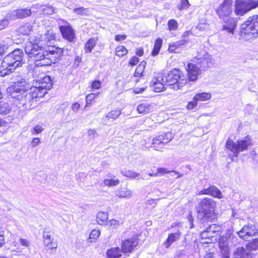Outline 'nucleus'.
<instances>
[{
  "mask_svg": "<svg viewBox=\"0 0 258 258\" xmlns=\"http://www.w3.org/2000/svg\"><path fill=\"white\" fill-rule=\"evenodd\" d=\"M36 85L32 87L37 88L39 96L42 97L47 93V91L52 88V80L50 76L43 74L39 79L36 80Z\"/></svg>",
  "mask_w": 258,
  "mask_h": 258,
  "instance_id": "nucleus-10",
  "label": "nucleus"
},
{
  "mask_svg": "<svg viewBox=\"0 0 258 258\" xmlns=\"http://www.w3.org/2000/svg\"><path fill=\"white\" fill-rule=\"evenodd\" d=\"M121 114V111L118 109L111 110L106 116L103 117V122L106 124H110L114 120L117 119Z\"/></svg>",
  "mask_w": 258,
  "mask_h": 258,
  "instance_id": "nucleus-21",
  "label": "nucleus"
},
{
  "mask_svg": "<svg viewBox=\"0 0 258 258\" xmlns=\"http://www.w3.org/2000/svg\"><path fill=\"white\" fill-rule=\"evenodd\" d=\"M190 4L188 0H180L177 7L179 10L181 11L182 10H187Z\"/></svg>",
  "mask_w": 258,
  "mask_h": 258,
  "instance_id": "nucleus-43",
  "label": "nucleus"
},
{
  "mask_svg": "<svg viewBox=\"0 0 258 258\" xmlns=\"http://www.w3.org/2000/svg\"><path fill=\"white\" fill-rule=\"evenodd\" d=\"M43 7H44L43 5H40L39 4H36L35 5H34L31 7V9H32V11L33 12L41 13L43 8Z\"/></svg>",
  "mask_w": 258,
  "mask_h": 258,
  "instance_id": "nucleus-49",
  "label": "nucleus"
},
{
  "mask_svg": "<svg viewBox=\"0 0 258 258\" xmlns=\"http://www.w3.org/2000/svg\"><path fill=\"white\" fill-rule=\"evenodd\" d=\"M24 53L21 49H15L4 58L0 70V76L5 77L14 72L22 64Z\"/></svg>",
  "mask_w": 258,
  "mask_h": 258,
  "instance_id": "nucleus-2",
  "label": "nucleus"
},
{
  "mask_svg": "<svg viewBox=\"0 0 258 258\" xmlns=\"http://www.w3.org/2000/svg\"><path fill=\"white\" fill-rule=\"evenodd\" d=\"M29 89V85L26 79L21 77H18L14 82V85L9 87L7 90L8 93L12 95L15 94L21 93L23 90Z\"/></svg>",
  "mask_w": 258,
  "mask_h": 258,
  "instance_id": "nucleus-13",
  "label": "nucleus"
},
{
  "mask_svg": "<svg viewBox=\"0 0 258 258\" xmlns=\"http://www.w3.org/2000/svg\"><path fill=\"white\" fill-rule=\"evenodd\" d=\"M73 12L78 15L82 16H87L89 14L88 9L84 7L75 8L73 10Z\"/></svg>",
  "mask_w": 258,
  "mask_h": 258,
  "instance_id": "nucleus-40",
  "label": "nucleus"
},
{
  "mask_svg": "<svg viewBox=\"0 0 258 258\" xmlns=\"http://www.w3.org/2000/svg\"><path fill=\"white\" fill-rule=\"evenodd\" d=\"M181 233L179 230L176 231L174 233H171L169 234L166 240L163 243L164 246L168 248L175 241L179 239Z\"/></svg>",
  "mask_w": 258,
  "mask_h": 258,
  "instance_id": "nucleus-23",
  "label": "nucleus"
},
{
  "mask_svg": "<svg viewBox=\"0 0 258 258\" xmlns=\"http://www.w3.org/2000/svg\"><path fill=\"white\" fill-rule=\"evenodd\" d=\"M122 174L124 176L128 178H136L139 179L140 178V174L137 172L135 171H133L131 170H127L125 171L122 172Z\"/></svg>",
  "mask_w": 258,
  "mask_h": 258,
  "instance_id": "nucleus-38",
  "label": "nucleus"
},
{
  "mask_svg": "<svg viewBox=\"0 0 258 258\" xmlns=\"http://www.w3.org/2000/svg\"><path fill=\"white\" fill-rule=\"evenodd\" d=\"M115 53L116 55L121 57L125 55L127 53V50L124 46H118L116 48Z\"/></svg>",
  "mask_w": 258,
  "mask_h": 258,
  "instance_id": "nucleus-41",
  "label": "nucleus"
},
{
  "mask_svg": "<svg viewBox=\"0 0 258 258\" xmlns=\"http://www.w3.org/2000/svg\"><path fill=\"white\" fill-rule=\"evenodd\" d=\"M97 40L95 38H91L85 43L84 50L86 53H88L92 51L95 46Z\"/></svg>",
  "mask_w": 258,
  "mask_h": 258,
  "instance_id": "nucleus-31",
  "label": "nucleus"
},
{
  "mask_svg": "<svg viewBox=\"0 0 258 258\" xmlns=\"http://www.w3.org/2000/svg\"><path fill=\"white\" fill-rule=\"evenodd\" d=\"M169 31L176 30L178 28V23L174 19L169 20L167 23Z\"/></svg>",
  "mask_w": 258,
  "mask_h": 258,
  "instance_id": "nucleus-44",
  "label": "nucleus"
},
{
  "mask_svg": "<svg viewBox=\"0 0 258 258\" xmlns=\"http://www.w3.org/2000/svg\"><path fill=\"white\" fill-rule=\"evenodd\" d=\"M217 227L215 224H212L208 227L206 230L208 231V232L210 233V234L214 235V234L218 231L216 229Z\"/></svg>",
  "mask_w": 258,
  "mask_h": 258,
  "instance_id": "nucleus-55",
  "label": "nucleus"
},
{
  "mask_svg": "<svg viewBox=\"0 0 258 258\" xmlns=\"http://www.w3.org/2000/svg\"><path fill=\"white\" fill-rule=\"evenodd\" d=\"M38 90L32 87L29 89L23 90L21 93H12V97L16 98L19 101L20 104L24 106L27 109H31L34 107L33 105L34 100L38 97H40L38 93Z\"/></svg>",
  "mask_w": 258,
  "mask_h": 258,
  "instance_id": "nucleus-4",
  "label": "nucleus"
},
{
  "mask_svg": "<svg viewBox=\"0 0 258 258\" xmlns=\"http://www.w3.org/2000/svg\"><path fill=\"white\" fill-rule=\"evenodd\" d=\"M88 134L90 138H94L97 136L96 131L94 129H90L88 132Z\"/></svg>",
  "mask_w": 258,
  "mask_h": 258,
  "instance_id": "nucleus-61",
  "label": "nucleus"
},
{
  "mask_svg": "<svg viewBox=\"0 0 258 258\" xmlns=\"http://www.w3.org/2000/svg\"><path fill=\"white\" fill-rule=\"evenodd\" d=\"M80 107V104L77 103H74L72 105V109L74 112H77Z\"/></svg>",
  "mask_w": 258,
  "mask_h": 258,
  "instance_id": "nucleus-64",
  "label": "nucleus"
},
{
  "mask_svg": "<svg viewBox=\"0 0 258 258\" xmlns=\"http://www.w3.org/2000/svg\"><path fill=\"white\" fill-rule=\"evenodd\" d=\"M193 61L201 71H205L214 63V59L207 52L203 50L194 57Z\"/></svg>",
  "mask_w": 258,
  "mask_h": 258,
  "instance_id": "nucleus-7",
  "label": "nucleus"
},
{
  "mask_svg": "<svg viewBox=\"0 0 258 258\" xmlns=\"http://www.w3.org/2000/svg\"><path fill=\"white\" fill-rule=\"evenodd\" d=\"M197 105V101L194 97L192 101L189 102L187 105V109L191 110L194 109Z\"/></svg>",
  "mask_w": 258,
  "mask_h": 258,
  "instance_id": "nucleus-56",
  "label": "nucleus"
},
{
  "mask_svg": "<svg viewBox=\"0 0 258 258\" xmlns=\"http://www.w3.org/2000/svg\"><path fill=\"white\" fill-rule=\"evenodd\" d=\"M237 233L240 238L246 240L248 237L257 234L258 230L254 225L248 224L244 225Z\"/></svg>",
  "mask_w": 258,
  "mask_h": 258,
  "instance_id": "nucleus-16",
  "label": "nucleus"
},
{
  "mask_svg": "<svg viewBox=\"0 0 258 258\" xmlns=\"http://www.w3.org/2000/svg\"><path fill=\"white\" fill-rule=\"evenodd\" d=\"M126 38V36L124 34L123 35H117L115 36V40L117 41H120L121 40H125Z\"/></svg>",
  "mask_w": 258,
  "mask_h": 258,
  "instance_id": "nucleus-62",
  "label": "nucleus"
},
{
  "mask_svg": "<svg viewBox=\"0 0 258 258\" xmlns=\"http://www.w3.org/2000/svg\"><path fill=\"white\" fill-rule=\"evenodd\" d=\"M194 98L197 102L198 101H205L209 100L211 98V95L209 93H199L196 94Z\"/></svg>",
  "mask_w": 258,
  "mask_h": 258,
  "instance_id": "nucleus-34",
  "label": "nucleus"
},
{
  "mask_svg": "<svg viewBox=\"0 0 258 258\" xmlns=\"http://www.w3.org/2000/svg\"><path fill=\"white\" fill-rule=\"evenodd\" d=\"M54 38L55 35L51 30H47L43 37V39L44 40L45 43L54 40Z\"/></svg>",
  "mask_w": 258,
  "mask_h": 258,
  "instance_id": "nucleus-39",
  "label": "nucleus"
},
{
  "mask_svg": "<svg viewBox=\"0 0 258 258\" xmlns=\"http://www.w3.org/2000/svg\"><path fill=\"white\" fill-rule=\"evenodd\" d=\"M146 65L145 61H142L136 69L134 76L136 77H141L144 72V70Z\"/></svg>",
  "mask_w": 258,
  "mask_h": 258,
  "instance_id": "nucleus-35",
  "label": "nucleus"
},
{
  "mask_svg": "<svg viewBox=\"0 0 258 258\" xmlns=\"http://www.w3.org/2000/svg\"><path fill=\"white\" fill-rule=\"evenodd\" d=\"M224 21L223 29L228 33L233 34L235 28L237 25L236 20L233 18H227Z\"/></svg>",
  "mask_w": 258,
  "mask_h": 258,
  "instance_id": "nucleus-20",
  "label": "nucleus"
},
{
  "mask_svg": "<svg viewBox=\"0 0 258 258\" xmlns=\"http://www.w3.org/2000/svg\"><path fill=\"white\" fill-rule=\"evenodd\" d=\"M122 250L118 247L108 249L106 252L107 258H124L122 257Z\"/></svg>",
  "mask_w": 258,
  "mask_h": 258,
  "instance_id": "nucleus-25",
  "label": "nucleus"
},
{
  "mask_svg": "<svg viewBox=\"0 0 258 258\" xmlns=\"http://www.w3.org/2000/svg\"><path fill=\"white\" fill-rule=\"evenodd\" d=\"M153 106L152 104L147 103H143L139 105L137 107V110L140 113L147 114L152 111Z\"/></svg>",
  "mask_w": 258,
  "mask_h": 258,
  "instance_id": "nucleus-28",
  "label": "nucleus"
},
{
  "mask_svg": "<svg viewBox=\"0 0 258 258\" xmlns=\"http://www.w3.org/2000/svg\"><path fill=\"white\" fill-rule=\"evenodd\" d=\"M17 11L19 19L28 17L32 13L31 9H17Z\"/></svg>",
  "mask_w": 258,
  "mask_h": 258,
  "instance_id": "nucleus-33",
  "label": "nucleus"
},
{
  "mask_svg": "<svg viewBox=\"0 0 258 258\" xmlns=\"http://www.w3.org/2000/svg\"><path fill=\"white\" fill-rule=\"evenodd\" d=\"M258 6V1L253 0L236 1L234 12L236 15L243 16Z\"/></svg>",
  "mask_w": 258,
  "mask_h": 258,
  "instance_id": "nucleus-9",
  "label": "nucleus"
},
{
  "mask_svg": "<svg viewBox=\"0 0 258 258\" xmlns=\"http://www.w3.org/2000/svg\"><path fill=\"white\" fill-rule=\"evenodd\" d=\"M219 248L220 249L219 258H229L230 254L227 243H222L221 240L219 242Z\"/></svg>",
  "mask_w": 258,
  "mask_h": 258,
  "instance_id": "nucleus-27",
  "label": "nucleus"
},
{
  "mask_svg": "<svg viewBox=\"0 0 258 258\" xmlns=\"http://www.w3.org/2000/svg\"><path fill=\"white\" fill-rule=\"evenodd\" d=\"M10 45L8 43H4L0 44V56L3 55L5 52L11 50Z\"/></svg>",
  "mask_w": 258,
  "mask_h": 258,
  "instance_id": "nucleus-46",
  "label": "nucleus"
},
{
  "mask_svg": "<svg viewBox=\"0 0 258 258\" xmlns=\"http://www.w3.org/2000/svg\"><path fill=\"white\" fill-rule=\"evenodd\" d=\"M115 194L119 198L130 199L133 196V191L127 187H120L116 191Z\"/></svg>",
  "mask_w": 258,
  "mask_h": 258,
  "instance_id": "nucleus-24",
  "label": "nucleus"
},
{
  "mask_svg": "<svg viewBox=\"0 0 258 258\" xmlns=\"http://www.w3.org/2000/svg\"><path fill=\"white\" fill-rule=\"evenodd\" d=\"M198 195H207L218 199H222L223 196L221 190L215 185H211L207 188L201 190Z\"/></svg>",
  "mask_w": 258,
  "mask_h": 258,
  "instance_id": "nucleus-18",
  "label": "nucleus"
},
{
  "mask_svg": "<svg viewBox=\"0 0 258 258\" xmlns=\"http://www.w3.org/2000/svg\"><path fill=\"white\" fill-rule=\"evenodd\" d=\"M43 130L41 125H37L35 126L31 130V133L33 135L35 134H39L41 133Z\"/></svg>",
  "mask_w": 258,
  "mask_h": 258,
  "instance_id": "nucleus-51",
  "label": "nucleus"
},
{
  "mask_svg": "<svg viewBox=\"0 0 258 258\" xmlns=\"http://www.w3.org/2000/svg\"><path fill=\"white\" fill-rule=\"evenodd\" d=\"M216 202L212 199L205 198L196 206L197 219L201 223L212 221L215 217Z\"/></svg>",
  "mask_w": 258,
  "mask_h": 258,
  "instance_id": "nucleus-3",
  "label": "nucleus"
},
{
  "mask_svg": "<svg viewBox=\"0 0 258 258\" xmlns=\"http://www.w3.org/2000/svg\"><path fill=\"white\" fill-rule=\"evenodd\" d=\"M162 42L163 41L161 38H159L156 40L154 44V46L152 52L153 55L155 56L159 53L160 48L161 47Z\"/></svg>",
  "mask_w": 258,
  "mask_h": 258,
  "instance_id": "nucleus-36",
  "label": "nucleus"
},
{
  "mask_svg": "<svg viewBox=\"0 0 258 258\" xmlns=\"http://www.w3.org/2000/svg\"><path fill=\"white\" fill-rule=\"evenodd\" d=\"M249 247L252 250H256L258 248V238H255L249 243Z\"/></svg>",
  "mask_w": 258,
  "mask_h": 258,
  "instance_id": "nucleus-53",
  "label": "nucleus"
},
{
  "mask_svg": "<svg viewBox=\"0 0 258 258\" xmlns=\"http://www.w3.org/2000/svg\"><path fill=\"white\" fill-rule=\"evenodd\" d=\"M19 242L22 246L25 247H29L30 244V241L25 239L20 238Z\"/></svg>",
  "mask_w": 258,
  "mask_h": 258,
  "instance_id": "nucleus-57",
  "label": "nucleus"
},
{
  "mask_svg": "<svg viewBox=\"0 0 258 258\" xmlns=\"http://www.w3.org/2000/svg\"><path fill=\"white\" fill-rule=\"evenodd\" d=\"M139 62V58L137 56H133L129 61V64L131 66H135Z\"/></svg>",
  "mask_w": 258,
  "mask_h": 258,
  "instance_id": "nucleus-60",
  "label": "nucleus"
},
{
  "mask_svg": "<svg viewBox=\"0 0 258 258\" xmlns=\"http://www.w3.org/2000/svg\"><path fill=\"white\" fill-rule=\"evenodd\" d=\"M98 95V93H91L87 95L86 97V106L90 104L91 101L94 99V98Z\"/></svg>",
  "mask_w": 258,
  "mask_h": 258,
  "instance_id": "nucleus-50",
  "label": "nucleus"
},
{
  "mask_svg": "<svg viewBox=\"0 0 258 258\" xmlns=\"http://www.w3.org/2000/svg\"><path fill=\"white\" fill-rule=\"evenodd\" d=\"M108 219V215L106 212H99L97 213L96 220L100 225H103L106 223Z\"/></svg>",
  "mask_w": 258,
  "mask_h": 258,
  "instance_id": "nucleus-29",
  "label": "nucleus"
},
{
  "mask_svg": "<svg viewBox=\"0 0 258 258\" xmlns=\"http://www.w3.org/2000/svg\"><path fill=\"white\" fill-rule=\"evenodd\" d=\"M54 13V9L50 5H44L41 13L45 15H52Z\"/></svg>",
  "mask_w": 258,
  "mask_h": 258,
  "instance_id": "nucleus-45",
  "label": "nucleus"
},
{
  "mask_svg": "<svg viewBox=\"0 0 258 258\" xmlns=\"http://www.w3.org/2000/svg\"><path fill=\"white\" fill-rule=\"evenodd\" d=\"M164 75L163 73H159L150 82V86L156 92H160L165 90Z\"/></svg>",
  "mask_w": 258,
  "mask_h": 258,
  "instance_id": "nucleus-15",
  "label": "nucleus"
},
{
  "mask_svg": "<svg viewBox=\"0 0 258 258\" xmlns=\"http://www.w3.org/2000/svg\"><path fill=\"white\" fill-rule=\"evenodd\" d=\"M201 236L202 239H209L214 236V235L210 234V233L208 232L207 230L201 231Z\"/></svg>",
  "mask_w": 258,
  "mask_h": 258,
  "instance_id": "nucleus-52",
  "label": "nucleus"
},
{
  "mask_svg": "<svg viewBox=\"0 0 258 258\" xmlns=\"http://www.w3.org/2000/svg\"><path fill=\"white\" fill-rule=\"evenodd\" d=\"M32 30V25L29 23H27L21 26L18 29V32L23 35H28Z\"/></svg>",
  "mask_w": 258,
  "mask_h": 258,
  "instance_id": "nucleus-30",
  "label": "nucleus"
},
{
  "mask_svg": "<svg viewBox=\"0 0 258 258\" xmlns=\"http://www.w3.org/2000/svg\"><path fill=\"white\" fill-rule=\"evenodd\" d=\"M234 258H249L246 249L243 247H238L234 253Z\"/></svg>",
  "mask_w": 258,
  "mask_h": 258,
  "instance_id": "nucleus-32",
  "label": "nucleus"
},
{
  "mask_svg": "<svg viewBox=\"0 0 258 258\" xmlns=\"http://www.w3.org/2000/svg\"><path fill=\"white\" fill-rule=\"evenodd\" d=\"M232 0H224L216 9V13L220 19L225 20L232 13Z\"/></svg>",
  "mask_w": 258,
  "mask_h": 258,
  "instance_id": "nucleus-11",
  "label": "nucleus"
},
{
  "mask_svg": "<svg viewBox=\"0 0 258 258\" xmlns=\"http://www.w3.org/2000/svg\"><path fill=\"white\" fill-rule=\"evenodd\" d=\"M168 172H169V171L167 170V169L164 168H159L157 169V173H158V175L159 174L163 175L164 174Z\"/></svg>",
  "mask_w": 258,
  "mask_h": 258,
  "instance_id": "nucleus-63",
  "label": "nucleus"
},
{
  "mask_svg": "<svg viewBox=\"0 0 258 258\" xmlns=\"http://www.w3.org/2000/svg\"><path fill=\"white\" fill-rule=\"evenodd\" d=\"M100 234V231L99 229H93L90 234V239L96 240Z\"/></svg>",
  "mask_w": 258,
  "mask_h": 258,
  "instance_id": "nucleus-48",
  "label": "nucleus"
},
{
  "mask_svg": "<svg viewBox=\"0 0 258 258\" xmlns=\"http://www.w3.org/2000/svg\"><path fill=\"white\" fill-rule=\"evenodd\" d=\"M9 24V21L7 19H4L0 20V31L6 28Z\"/></svg>",
  "mask_w": 258,
  "mask_h": 258,
  "instance_id": "nucleus-54",
  "label": "nucleus"
},
{
  "mask_svg": "<svg viewBox=\"0 0 258 258\" xmlns=\"http://www.w3.org/2000/svg\"><path fill=\"white\" fill-rule=\"evenodd\" d=\"M5 19H7L9 22L10 21H14L19 19L17 10L9 11L5 16Z\"/></svg>",
  "mask_w": 258,
  "mask_h": 258,
  "instance_id": "nucleus-37",
  "label": "nucleus"
},
{
  "mask_svg": "<svg viewBox=\"0 0 258 258\" xmlns=\"http://www.w3.org/2000/svg\"><path fill=\"white\" fill-rule=\"evenodd\" d=\"M119 225V222L116 220L112 219L108 223V227L110 229H114L117 228Z\"/></svg>",
  "mask_w": 258,
  "mask_h": 258,
  "instance_id": "nucleus-47",
  "label": "nucleus"
},
{
  "mask_svg": "<svg viewBox=\"0 0 258 258\" xmlns=\"http://www.w3.org/2000/svg\"><path fill=\"white\" fill-rule=\"evenodd\" d=\"M188 40L182 39L179 41L169 44L168 50L169 52H177L178 48H181L183 45L187 42Z\"/></svg>",
  "mask_w": 258,
  "mask_h": 258,
  "instance_id": "nucleus-26",
  "label": "nucleus"
},
{
  "mask_svg": "<svg viewBox=\"0 0 258 258\" xmlns=\"http://www.w3.org/2000/svg\"><path fill=\"white\" fill-rule=\"evenodd\" d=\"M173 138V135L170 132L163 133L153 140V147L155 150L162 148L167 143L169 142Z\"/></svg>",
  "mask_w": 258,
  "mask_h": 258,
  "instance_id": "nucleus-12",
  "label": "nucleus"
},
{
  "mask_svg": "<svg viewBox=\"0 0 258 258\" xmlns=\"http://www.w3.org/2000/svg\"><path fill=\"white\" fill-rule=\"evenodd\" d=\"M165 82L166 85L172 86L175 90L182 87L187 82V80L179 69H174L169 71L164 76Z\"/></svg>",
  "mask_w": 258,
  "mask_h": 258,
  "instance_id": "nucleus-6",
  "label": "nucleus"
},
{
  "mask_svg": "<svg viewBox=\"0 0 258 258\" xmlns=\"http://www.w3.org/2000/svg\"><path fill=\"white\" fill-rule=\"evenodd\" d=\"M120 181L119 179H105L104 180V184L105 185L108 186H116L119 184Z\"/></svg>",
  "mask_w": 258,
  "mask_h": 258,
  "instance_id": "nucleus-42",
  "label": "nucleus"
},
{
  "mask_svg": "<svg viewBox=\"0 0 258 258\" xmlns=\"http://www.w3.org/2000/svg\"><path fill=\"white\" fill-rule=\"evenodd\" d=\"M40 143V139L38 138H33L31 142L32 147L34 148L38 146Z\"/></svg>",
  "mask_w": 258,
  "mask_h": 258,
  "instance_id": "nucleus-59",
  "label": "nucleus"
},
{
  "mask_svg": "<svg viewBox=\"0 0 258 258\" xmlns=\"http://www.w3.org/2000/svg\"><path fill=\"white\" fill-rule=\"evenodd\" d=\"M138 244V240L136 237L130 238L122 241L121 245L123 253H131Z\"/></svg>",
  "mask_w": 258,
  "mask_h": 258,
  "instance_id": "nucleus-17",
  "label": "nucleus"
},
{
  "mask_svg": "<svg viewBox=\"0 0 258 258\" xmlns=\"http://www.w3.org/2000/svg\"><path fill=\"white\" fill-rule=\"evenodd\" d=\"M44 44L43 36L40 34L31 36L26 43L25 52L36 62V66H50L57 61L62 55V50L59 47H51L44 50L42 46Z\"/></svg>",
  "mask_w": 258,
  "mask_h": 258,
  "instance_id": "nucleus-1",
  "label": "nucleus"
},
{
  "mask_svg": "<svg viewBox=\"0 0 258 258\" xmlns=\"http://www.w3.org/2000/svg\"><path fill=\"white\" fill-rule=\"evenodd\" d=\"M187 71L188 81H195L202 71L195 64L189 63L187 66Z\"/></svg>",
  "mask_w": 258,
  "mask_h": 258,
  "instance_id": "nucleus-19",
  "label": "nucleus"
},
{
  "mask_svg": "<svg viewBox=\"0 0 258 258\" xmlns=\"http://www.w3.org/2000/svg\"><path fill=\"white\" fill-rule=\"evenodd\" d=\"M241 35L246 39L256 38L258 36V16L249 17L241 25Z\"/></svg>",
  "mask_w": 258,
  "mask_h": 258,
  "instance_id": "nucleus-5",
  "label": "nucleus"
},
{
  "mask_svg": "<svg viewBox=\"0 0 258 258\" xmlns=\"http://www.w3.org/2000/svg\"><path fill=\"white\" fill-rule=\"evenodd\" d=\"M250 145V141L246 138L245 140L237 141L235 142L229 139L226 143L225 146L233 153L235 157H237L239 152L246 150Z\"/></svg>",
  "mask_w": 258,
  "mask_h": 258,
  "instance_id": "nucleus-8",
  "label": "nucleus"
},
{
  "mask_svg": "<svg viewBox=\"0 0 258 258\" xmlns=\"http://www.w3.org/2000/svg\"><path fill=\"white\" fill-rule=\"evenodd\" d=\"M63 25H59V29L63 38L72 42L75 38V33L71 25L67 21L62 20Z\"/></svg>",
  "mask_w": 258,
  "mask_h": 258,
  "instance_id": "nucleus-14",
  "label": "nucleus"
},
{
  "mask_svg": "<svg viewBox=\"0 0 258 258\" xmlns=\"http://www.w3.org/2000/svg\"><path fill=\"white\" fill-rule=\"evenodd\" d=\"M101 82L99 81H94L92 83V88L95 89H98L101 87Z\"/></svg>",
  "mask_w": 258,
  "mask_h": 258,
  "instance_id": "nucleus-58",
  "label": "nucleus"
},
{
  "mask_svg": "<svg viewBox=\"0 0 258 258\" xmlns=\"http://www.w3.org/2000/svg\"><path fill=\"white\" fill-rule=\"evenodd\" d=\"M43 237L44 239V245L47 247L48 249H56L57 247V243L53 241V238L48 232L43 231Z\"/></svg>",
  "mask_w": 258,
  "mask_h": 258,
  "instance_id": "nucleus-22",
  "label": "nucleus"
}]
</instances>
